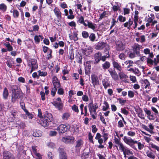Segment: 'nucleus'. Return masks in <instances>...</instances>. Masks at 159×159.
<instances>
[{"instance_id":"64","label":"nucleus","mask_w":159,"mask_h":159,"mask_svg":"<svg viewBox=\"0 0 159 159\" xmlns=\"http://www.w3.org/2000/svg\"><path fill=\"white\" fill-rule=\"evenodd\" d=\"M118 126L120 128H123L124 127L123 123L121 120H120L118 121Z\"/></svg>"},{"instance_id":"61","label":"nucleus","mask_w":159,"mask_h":159,"mask_svg":"<svg viewBox=\"0 0 159 159\" xmlns=\"http://www.w3.org/2000/svg\"><path fill=\"white\" fill-rule=\"evenodd\" d=\"M119 57L121 60H125V56L123 53L122 52L119 55Z\"/></svg>"},{"instance_id":"46","label":"nucleus","mask_w":159,"mask_h":159,"mask_svg":"<svg viewBox=\"0 0 159 159\" xmlns=\"http://www.w3.org/2000/svg\"><path fill=\"white\" fill-rule=\"evenodd\" d=\"M118 145H119V150H120L121 152H123L126 148H125V146H124L123 143H121Z\"/></svg>"},{"instance_id":"53","label":"nucleus","mask_w":159,"mask_h":159,"mask_svg":"<svg viewBox=\"0 0 159 159\" xmlns=\"http://www.w3.org/2000/svg\"><path fill=\"white\" fill-rule=\"evenodd\" d=\"M57 90V88L54 87H53L52 89L51 94L52 97H54L55 96Z\"/></svg>"},{"instance_id":"25","label":"nucleus","mask_w":159,"mask_h":159,"mask_svg":"<svg viewBox=\"0 0 159 159\" xmlns=\"http://www.w3.org/2000/svg\"><path fill=\"white\" fill-rule=\"evenodd\" d=\"M54 12L55 15H56L57 18L59 19H61V12L59 10V9L57 7L55 8L54 9Z\"/></svg>"},{"instance_id":"9","label":"nucleus","mask_w":159,"mask_h":159,"mask_svg":"<svg viewBox=\"0 0 159 159\" xmlns=\"http://www.w3.org/2000/svg\"><path fill=\"white\" fill-rule=\"evenodd\" d=\"M91 82L93 87L95 88L96 85L99 84V82L98 76L95 74H93L91 76Z\"/></svg>"},{"instance_id":"34","label":"nucleus","mask_w":159,"mask_h":159,"mask_svg":"<svg viewBox=\"0 0 159 159\" xmlns=\"http://www.w3.org/2000/svg\"><path fill=\"white\" fill-rule=\"evenodd\" d=\"M103 104L105 105V106H103L102 110L103 111H105L109 109V104L106 101L104 102Z\"/></svg>"},{"instance_id":"18","label":"nucleus","mask_w":159,"mask_h":159,"mask_svg":"<svg viewBox=\"0 0 159 159\" xmlns=\"http://www.w3.org/2000/svg\"><path fill=\"white\" fill-rule=\"evenodd\" d=\"M101 53L98 52L96 53L94 55L95 62L94 64H97L101 60Z\"/></svg>"},{"instance_id":"40","label":"nucleus","mask_w":159,"mask_h":159,"mask_svg":"<svg viewBox=\"0 0 159 159\" xmlns=\"http://www.w3.org/2000/svg\"><path fill=\"white\" fill-rule=\"evenodd\" d=\"M42 134L40 131L34 132L33 134V135L34 137H39L41 136Z\"/></svg>"},{"instance_id":"20","label":"nucleus","mask_w":159,"mask_h":159,"mask_svg":"<svg viewBox=\"0 0 159 159\" xmlns=\"http://www.w3.org/2000/svg\"><path fill=\"white\" fill-rule=\"evenodd\" d=\"M140 52L138 50H133V52H131L129 55V57L131 58H134L135 56V55L137 56H140L139 54Z\"/></svg>"},{"instance_id":"22","label":"nucleus","mask_w":159,"mask_h":159,"mask_svg":"<svg viewBox=\"0 0 159 159\" xmlns=\"http://www.w3.org/2000/svg\"><path fill=\"white\" fill-rule=\"evenodd\" d=\"M71 114L69 112H65L62 114L61 118L64 120H67L70 119Z\"/></svg>"},{"instance_id":"5","label":"nucleus","mask_w":159,"mask_h":159,"mask_svg":"<svg viewBox=\"0 0 159 159\" xmlns=\"http://www.w3.org/2000/svg\"><path fill=\"white\" fill-rule=\"evenodd\" d=\"M27 65L30 67H31L30 73L37 69L38 67L37 60L33 58H30L28 59L27 60Z\"/></svg>"},{"instance_id":"42","label":"nucleus","mask_w":159,"mask_h":159,"mask_svg":"<svg viewBox=\"0 0 159 159\" xmlns=\"http://www.w3.org/2000/svg\"><path fill=\"white\" fill-rule=\"evenodd\" d=\"M38 73L39 77L40 76L45 77L47 76L48 74L47 72L42 71L40 70L38 71Z\"/></svg>"},{"instance_id":"63","label":"nucleus","mask_w":159,"mask_h":159,"mask_svg":"<svg viewBox=\"0 0 159 159\" xmlns=\"http://www.w3.org/2000/svg\"><path fill=\"white\" fill-rule=\"evenodd\" d=\"M20 105L21 108L25 111V110H27L25 107V104L24 102H20Z\"/></svg>"},{"instance_id":"58","label":"nucleus","mask_w":159,"mask_h":159,"mask_svg":"<svg viewBox=\"0 0 159 159\" xmlns=\"http://www.w3.org/2000/svg\"><path fill=\"white\" fill-rule=\"evenodd\" d=\"M107 12L106 11H103L100 16V18L99 19V20H100L102 19L105 17L106 16Z\"/></svg>"},{"instance_id":"6","label":"nucleus","mask_w":159,"mask_h":159,"mask_svg":"<svg viewBox=\"0 0 159 159\" xmlns=\"http://www.w3.org/2000/svg\"><path fill=\"white\" fill-rule=\"evenodd\" d=\"M57 151L59 153V159H67V155L64 148L59 147L57 149Z\"/></svg>"},{"instance_id":"26","label":"nucleus","mask_w":159,"mask_h":159,"mask_svg":"<svg viewBox=\"0 0 159 159\" xmlns=\"http://www.w3.org/2000/svg\"><path fill=\"white\" fill-rule=\"evenodd\" d=\"M43 39V37L41 35H36L34 37V40L36 43H39L40 40H42Z\"/></svg>"},{"instance_id":"1","label":"nucleus","mask_w":159,"mask_h":159,"mask_svg":"<svg viewBox=\"0 0 159 159\" xmlns=\"http://www.w3.org/2000/svg\"><path fill=\"white\" fill-rule=\"evenodd\" d=\"M123 139L126 144L135 150H137L136 148L137 145L139 150L142 149L144 147V145L143 144L141 143L140 142H138L137 140L132 139L130 137L125 136Z\"/></svg>"},{"instance_id":"4","label":"nucleus","mask_w":159,"mask_h":159,"mask_svg":"<svg viewBox=\"0 0 159 159\" xmlns=\"http://www.w3.org/2000/svg\"><path fill=\"white\" fill-rule=\"evenodd\" d=\"M70 125L68 123L61 124L57 127L56 130L58 131L59 134H62L70 130Z\"/></svg>"},{"instance_id":"11","label":"nucleus","mask_w":159,"mask_h":159,"mask_svg":"<svg viewBox=\"0 0 159 159\" xmlns=\"http://www.w3.org/2000/svg\"><path fill=\"white\" fill-rule=\"evenodd\" d=\"M3 159H14L15 157L10 152L4 151L3 154Z\"/></svg>"},{"instance_id":"54","label":"nucleus","mask_w":159,"mask_h":159,"mask_svg":"<svg viewBox=\"0 0 159 159\" xmlns=\"http://www.w3.org/2000/svg\"><path fill=\"white\" fill-rule=\"evenodd\" d=\"M108 134L107 133H106L104 132L103 133L102 137L104 138V143H105V142L108 139Z\"/></svg>"},{"instance_id":"35","label":"nucleus","mask_w":159,"mask_h":159,"mask_svg":"<svg viewBox=\"0 0 159 159\" xmlns=\"http://www.w3.org/2000/svg\"><path fill=\"white\" fill-rule=\"evenodd\" d=\"M143 84H144L145 85V88L147 89L149 87L150 85V82L147 79H144L142 81Z\"/></svg>"},{"instance_id":"55","label":"nucleus","mask_w":159,"mask_h":159,"mask_svg":"<svg viewBox=\"0 0 159 159\" xmlns=\"http://www.w3.org/2000/svg\"><path fill=\"white\" fill-rule=\"evenodd\" d=\"M72 109L73 111L77 113L79 112L78 107L76 105L74 104L73 106H72Z\"/></svg>"},{"instance_id":"8","label":"nucleus","mask_w":159,"mask_h":159,"mask_svg":"<svg viewBox=\"0 0 159 159\" xmlns=\"http://www.w3.org/2000/svg\"><path fill=\"white\" fill-rule=\"evenodd\" d=\"M75 139V138L72 136H68L63 137L61 140L62 142L67 144L74 143Z\"/></svg>"},{"instance_id":"13","label":"nucleus","mask_w":159,"mask_h":159,"mask_svg":"<svg viewBox=\"0 0 159 159\" xmlns=\"http://www.w3.org/2000/svg\"><path fill=\"white\" fill-rule=\"evenodd\" d=\"M83 141L81 139L78 140L76 142V145L75 147L77 151L79 152L83 144Z\"/></svg>"},{"instance_id":"47","label":"nucleus","mask_w":159,"mask_h":159,"mask_svg":"<svg viewBox=\"0 0 159 159\" xmlns=\"http://www.w3.org/2000/svg\"><path fill=\"white\" fill-rule=\"evenodd\" d=\"M96 110L97 109H95L92 110V114H90L91 117L93 119H96L95 115H96L97 114Z\"/></svg>"},{"instance_id":"2","label":"nucleus","mask_w":159,"mask_h":159,"mask_svg":"<svg viewBox=\"0 0 159 159\" xmlns=\"http://www.w3.org/2000/svg\"><path fill=\"white\" fill-rule=\"evenodd\" d=\"M11 89L12 92L11 102L14 103L16 100L20 98V94L22 91L18 85H12L11 86Z\"/></svg>"},{"instance_id":"24","label":"nucleus","mask_w":159,"mask_h":159,"mask_svg":"<svg viewBox=\"0 0 159 159\" xmlns=\"http://www.w3.org/2000/svg\"><path fill=\"white\" fill-rule=\"evenodd\" d=\"M102 83L105 89H106L108 87L110 86V83L107 79H104L102 80Z\"/></svg>"},{"instance_id":"23","label":"nucleus","mask_w":159,"mask_h":159,"mask_svg":"<svg viewBox=\"0 0 159 159\" xmlns=\"http://www.w3.org/2000/svg\"><path fill=\"white\" fill-rule=\"evenodd\" d=\"M133 21L131 20L130 18L129 20L128 21L125 23L124 26L125 27H127L128 29L130 30L131 29V26L133 24Z\"/></svg>"},{"instance_id":"29","label":"nucleus","mask_w":159,"mask_h":159,"mask_svg":"<svg viewBox=\"0 0 159 159\" xmlns=\"http://www.w3.org/2000/svg\"><path fill=\"white\" fill-rule=\"evenodd\" d=\"M123 152V154L124 155V157H126L127 155H133V152L132 151H131L129 149L126 148L125 149Z\"/></svg>"},{"instance_id":"52","label":"nucleus","mask_w":159,"mask_h":159,"mask_svg":"<svg viewBox=\"0 0 159 159\" xmlns=\"http://www.w3.org/2000/svg\"><path fill=\"white\" fill-rule=\"evenodd\" d=\"M78 31H74L73 33V39L74 41H77L78 39L77 37L78 35Z\"/></svg>"},{"instance_id":"50","label":"nucleus","mask_w":159,"mask_h":159,"mask_svg":"<svg viewBox=\"0 0 159 159\" xmlns=\"http://www.w3.org/2000/svg\"><path fill=\"white\" fill-rule=\"evenodd\" d=\"M89 153L84 152L81 155V157L84 159H86L89 157Z\"/></svg>"},{"instance_id":"49","label":"nucleus","mask_w":159,"mask_h":159,"mask_svg":"<svg viewBox=\"0 0 159 159\" xmlns=\"http://www.w3.org/2000/svg\"><path fill=\"white\" fill-rule=\"evenodd\" d=\"M93 136L92 135L91 132H89L88 134L89 140L90 142L94 144V141L93 140Z\"/></svg>"},{"instance_id":"21","label":"nucleus","mask_w":159,"mask_h":159,"mask_svg":"<svg viewBox=\"0 0 159 159\" xmlns=\"http://www.w3.org/2000/svg\"><path fill=\"white\" fill-rule=\"evenodd\" d=\"M9 94L8 90L7 89L6 87L4 88L2 93L3 98L5 100L7 99L9 96Z\"/></svg>"},{"instance_id":"44","label":"nucleus","mask_w":159,"mask_h":159,"mask_svg":"<svg viewBox=\"0 0 159 159\" xmlns=\"http://www.w3.org/2000/svg\"><path fill=\"white\" fill-rule=\"evenodd\" d=\"M25 115H26L30 119H32L33 117V115L31 113H30L28 110H25Z\"/></svg>"},{"instance_id":"51","label":"nucleus","mask_w":159,"mask_h":159,"mask_svg":"<svg viewBox=\"0 0 159 159\" xmlns=\"http://www.w3.org/2000/svg\"><path fill=\"white\" fill-rule=\"evenodd\" d=\"M120 140V138L118 139L116 137H115L114 139V142L116 144L118 145L121 143Z\"/></svg>"},{"instance_id":"48","label":"nucleus","mask_w":159,"mask_h":159,"mask_svg":"<svg viewBox=\"0 0 159 159\" xmlns=\"http://www.w3.org/2000/svg\"><path fill=\"white\" fill-rule=\"evenodd\" d=\"M82 35L83 38L85 39L87 38L89 36V33L86 31H83L82 33Z\"/></svg>"},{"instance_id":"7","label":"nucleus","mask_w":159,"mask_h":159,"mask_svg":"<svg viewBox=\"0 0 159 159\" xmlns=\"http://www.w3.org/2000/svg\"><path fill=\"white\" fill-rule=\"evenodd\" d=\"M52 103L58 110L61 111L62 109L63 105L61 100L60 97L57 98L56 100L53 101Z\"/></svg>"},{"instance_id":"10","label":"nucleus","mask_w":159,"mask_h":159,"mask_svg":"<svg viewBox=\"0 0 159 159\" xmlns=\"http://www.w3.org/2000/svg\"><path fill=\"white\" fill-rule=\"evenodd\" d=\"M108 71L109 72L113 80L115 81H116L118 80V75L115 69H110L108 70Z\"/></svg>"},{"instance_id":"41","label":"nucleus","mask_w":159,"mask_h":159,"mask_svg":"<svg viewBox=\"0 0 159 159\" xmlns=\"http://www.w3.org/2000/svg\"><path fill=\"white\" fill-rule=\"evenodd\" d=\"M13 16L15 18H17L19 15L18 11L16 10H13L12 11Z\"/></svg>"},{"instance_id":"43","label":"nucleus","mask_w":159,"mask_h":159,"mask_svg":"<svg viewBox=\"0 0 159 159\" xmlns=\"http://www.w3.org/2000/svg\"><path fill=\"white\" fill-rule=\"evenodd\" d=\"M118 75L120 77V79H126L128 77L123 72H121L119 73Z\"/></svg>"},{"instance_id":"45","label":"nucleus","mask_w":159,"mask_h":159,"mask_svg":"<svg viewBox=\"0 0 159 159\" xmlns=\"http://www.w3.org/2000/svg\"><path fill=\"white\" fill-rule=\"evenodd\" d=\"M70 15L67 16V18L69 19H72L74 18V16L73 15V11L71 9H70L69 10Z\"/></svg>"},{"instance_id":"36","label":"nucleus","mask_w":159,"mask_h":159,"mask_svg":"<svg viewBox=\"0 0 159 159\" xmlns=\"http://www.w3.org/2000/svg\"><path fill=\"white\" fill-rule=\"evenodd\" d=\"M78 22L80 24H83L85 26H87V23L84 21L83 16H81L79 19Z\"/></svg>"},{"instance_id":"14","label":"nucleus","mask_w":159,"mask_h":159,"mask_svg":"<svg viewBox=\"0 0 159 159\" xmlns=\"http://www.w3.org/2000/svg\"><path fill=\"white\" fill-rule=\"evenodd\" d=\"M88 108L90 114H92V110L94 109H97L98 106L97 103L93 104V101L89 103L88 104Z\"/></svg>"},{"instance_id":"59","label":"nucleus","mask_w":159,"mask_h":159,"mask_svg":"<svg viewBox=\"0 0 159 159\" xmlns=\"http://www.w3.org/2000/svg\"><path fill=\"white\" fill-rule=\"evenodd\" d=\"M91 61H88L86 62V65L85 66V68H88L89 69H91Z\"/></svg>"},{"instance_id":"27","label":"nucleus","mask_w":159,"mask_h":159,"mask_svg":"<svg viewBox=\"0 0 159 159\" xmlns=\"http://www.w3.org/2000/svg\"><path fill=\"white\" fill-rule=\"evenodd\" d=\"M147 156L151 159H154L155 157L154 154L152 152L148 150L146 152Z\"/></svg>"},{"instance_id":"12","label":"nucleus","mask_w":159,"mask_h":159,"mask_svg":"<svg viewBox=\"0 0 159 159\" xmlns=\"http://www.w3.org/2000/svg\"><path fill=\"white\" fill-rule=\"evenodd\" d=\"M52 83L54 88L57 89L59 88L61 86L60 82L55 76H54L52 77Z\"/></svg>"},{"instance_id":"15","label":"nucleus","mask_w":159,"mask_h":159,"mask_svg":"<svg viewBox=\"0 0 159 159\" xmlns=\"http://www.w3.org/2000/svg\"><path fill=\"white\" fill-rule=\"evenodd\" d=\"M108 46L106 43L103 42L98 43L97 44L96 47L97 49H105L107 50Z\"/></svg>"},{"instance_id":"62","label":"nucleus","mask_w":159,"mask_h":159,"mask_svg":"<svg viewBox=\"0 0 159 159\" xmlns=\"http://www.w3.org/2000/svg\"><path fill=\"white\" fill-rule=\"evenodd\" d=\"M45 93L44 92L41 91L40 92V95H41V100L44 101L45 100Z\"/></svg>"},{"instance_id":"60","label":"nucleus","mask_w":159,"mask_h":159,"mask_svg":"<svg viewBox=\"0 0 159 159\" xmlns=\"http://www.w3.org/2000/svg\"><path fill=\"white\" fill-rule=\"evenodd\" d=\"M118 20L121 22H124L126 20V18L125 17H123L121 15H120L118 16Z\"/></svg>"},{"instance_id":"33","label":"nucleus","mask_w":159,"mask_h":159,"mask_svg":"<svg viewBox=\"0 0 159 159\" xmlns=\"http://www.w3.org/2000/svg\"><path fill=\"white\" fill-rule=\"evenodd\" d=\"M105 52L107 54L105 56H102V57H101V60L103 61H105L106 60V59L107 58H109L110 56L108 50H105Z\"/></svg>"},{"instance_id":"30","label":"nucleus","mask_w":159,"mask_h":159,"mask_svg":"<svg viewBox=\"0 0 159 159\" xmlns=\"http://www.w3.org/2000/svg\"><path fill=\"white\" fill-rule=\"evenodd\" d=\"M110 63L109 61H106L102 65V67L103 69L106 70L110 68Z\"/></svg>"},{"instance_id":"28","label":"nucleus","mask_w":159,"mask_h":159,"mask_svg":"<svg viewBox=\"0 0 159 159\" xmlns=\"http://www.w3.org/2000/svg\"><path fill=\"white\" fill-rule=\"evenodd\" d=\"M7 5L4 3L0 4V11L2 12H5L7 10Z\"/></svg>"},{"instance_id":"57","label":"nucleus","mask_w":159,"mask_h":159,"mask_svg":"<svg viewBox=\"0 0 159 159\" xmlns=\"http://www.w3.org/2000/svg\"><path fill=\"white\" fill-rule=\"evenodd\" d=\"M128 94L129 97L130 98H133L134 95V92L131 90H129L128 91Z\"/></svg>"},{"instance_id":"39","label":"nucleus","mask_w":159,"mask_h":159,"mask_svg":"<svg viewBox=\"0 0 159 159\" xmlns=\"http://www.w3.org/2000/svg\"><path fill=\"white\" fill-rule=\"evenodd\" d=\"M89 37L90 40L92 42H94L96 38L95 34L93 33L90 34Z\"/></svg>"},{"instance_id":"3","label":"nucleus","mask_w":159,"mask_h":159,"mask_svg":"<svg viewBox=\"0 0 159 159\" xmlns=\"http://www.w3.org/2000/svg\"><path fill=\"white\" fill-rule=\"evenodd\" d=\"M44 117L41 121V125L44 127H47L49 125L50 122L53 120V117L51 113L46 111L44 114Z\"/></svg>"},{"instance_id":"17","label":"nucleus","mask_w":159,"mask_h":159,"mask_svg":"<svg viewBox=\"0 0 159 159\" xmlns=\"http://www.w3.org/2000/svg\"><path fill=\"white\" fill-rule=\"evenodd\" d=\"M144 111L147 115H148V118L150 120H153L154 118L153 115L151 114V112L150 111L148 110L147 108H144Z\"/></svg>"},{"instance_id":"32","label":"nucleus","mask_w":159,"mask_h":159,"mask_svg":"<svg viewBox=\"0 0 159 159\" xmlns=\"http://www.w3.org/2000/svg\"><path fill=\"white\" fill-rule=\"evenodd\" d=\"M149 147L156 150L157 152H159V146L156 145L152 143H149Z\"/></svg>"},{"instance_id":"19","label":"nucleus","mask_w":159,"mask_h":159,"mask_svg":"<svg viewBox=\"0 0 159 159\" xmlns=\"http://www.w3.org/2000/svg\"><path fill=\"white\" fill-rule=\"evenodd\" d=\"M85 21L86 22H87V26H88L89 28H91L93 30L96 28V24H93L91 22L87 20H85Z\"/></svg>"},{"instance_id":"31","label":"nucleus","mask_w":159,"mask_h":159,"mask_svg":"<svg viewBox=\"0 0 159 159\" xmlns=\"http://www.w3.org/2000/svg\"><path fill=\"white\" fill-rule=\"evenodd\" d=\"M143 111L141 108L139 107L138 113V116L142 119H144L145 118L144 114H143Z\"/></svg>"},{"instance_id":"56","label":"nucleus","mask_w":159,"mask_h":159,"mask_svg":"<svg viewBox=\"0 0 159 159\" xmlns=\"http://www.w3.org/2000/svg\"><path fill=\"white\" fill-rule=\"evenodd\" d=\"M38 116L41 119L43 118V116L42 115V113L41 110L39 108L38 109Z\"/></svg>"},{"instance_id":"16","label":"nucleus","mask_w":159,"mask_h":159,"mask_svg":"<svg viewBox=\"0 0 159 159\" xmlns=\"http://www.w3.org/2000/svg\"><path fill=\"white\" fill-rule=\"evenodd\" d=\"M112 64L114 69H116L119 71L121 72L122 70L121 66L114 59L112 61Z\"/></svg>"},{"instance_id":"38","label":"nucleus","mask_w":159,"mask_h":159,"mask_svg":"<svg viewBox=\"0 0 159 159\" xmlns=\"http://www.w3.org/2000/svg\"><path fill=\"white\" fill-rule=\"evenodd\" d=\"M151 17H150L148 16L149 17L147 19V21L149 22V23H151L152 22L154 18V16L153 14H151L150 15Z\"/></svg>"},{"instance_id":"37","label":"nucleus","mask_w":159,"mask_h":159,"mask_svg":"<svg viewBox=\"0 0 159 159\" xmlns=\"http://www.w3.org/2000/svg\"><path fill=\"white\" fill-rule=\"evenodd\" d=\"M117 100L119 101V103L121 106H124L127 101V100L125 99H123L122 98H119L117 99Z\"/></svg>"}]
</instances>
